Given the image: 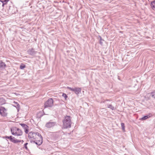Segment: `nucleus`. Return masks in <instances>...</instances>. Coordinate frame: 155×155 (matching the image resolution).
I'll use <instances>...</instances> for the list:
<instances>
[{
	"label": "nucleus",
	"instance_id": "nucleus-5",
	"mask_svg": "<svg viewBox=\"0 0 155 155\" xmlns=\"http://www.w3.org/2000/svg\"><path fill=\"white\" fill-rule=\"evenodd\" d=\"M7 108L4 107L0 106V114L4 117L6 116L7 114Z\"/></svg>",
	"mask_w": 155,
	"mask_h": 155
},
{
	"label": "nucleus",
	"instance_id": "nucleus-15",
	"mask_svg": "<svg viewBox=\"0 0 155 155\" xmlns=\"http://www.w3.org/2000/svg\"><path fill=\"white\" fill-rule=\"evenodd\" d=\"M6 101L5 100L2 98H0V105H2L5 104Z\"/></svg>",
	"mask_w": 155,
	"mask_h": 155
},
{
	"label": "nucleus",
	"instance_id": "nucleus-27",
	"mask_svg": "<svg viewBox=\"0 0 155 155\" xmlns=\"http://www.w3.org/2000/svg\"><path fill=\"white\" fill-rule=\"evenodd\" d=\"M63 97H64L65 98V99H66L67 97H68V96L67 95L64 93H63L62 94Z\"/></svg>",
	"mask_w": 155,
	"mask_h": 155
},
{
	"label": "nucleus",
	"instance_id": "nucleus-13",
	"mask_svg": "<svg viewBox=\"0 0 155 155\" xmlns=\"http://www.w3.org/2000/svg\"><path fill=\"white\" fill-rule=\"evenodd\" d=\"M14 106L16 107L18 111L20 107V105L17 102H14Z\"/></svg>",
	"mask_w": 155,
	"mask_h": 155
},
{
	"label": "nucleus",
	"instance_id": "nucleus-10",
	"mask_svg": "<svg viewBox=\"0 0 155 155\" xmlns=\"http://www.w3.org/2000/svg\"><path fill=\"white\" fill-rule=\"evenodd\" d=\"M18 128L16 127H13L11 128L12 134L13 135H16Z\"/></svg>",
	"mask_w": 155,
	"mask_h": 155
},
{
	"label": "nucleus",
	"instance_id": "nucleus-20",
	"mask_svg": "<svg viewBox=\"0 0 155 155\" xmlns=\"http://www.w3.org/2000/svg\"><path fill=\"white\" fill-rule=\"evenodd\" d=\"M151 7L155 9V0L152 2L151 3Z\"/></svg>",
	"mask_w": 155,
	"mask_h": 155
},
{
	"label": "nucleus",
	"instance_id": "nucleus-7",
	"mask_svg": "<svg viewBox=\"0 0 155 155\" xmlns=\"http://www.w3.org/2000/svg\"><path fill=\"white\" fill-rule=\"evenodd\" d=\"M57 125L56 122H55L51 121V120L47 123L45 126L47 128H50L54 127Z\"/></svg>",
	"mask_w": 155,
	"mask_h": 155
},
{
	"label": "nucleus",
	"instance_id": "nucleus-11",
	"mask_svg": "<svg viewBox=\"0 0 155 155\" xmlns=\"http://www.w3.org/2000/svg\"><path fill=\"white\" fill-rule=\"evenodd\" d=\"M15 9V8L13 5H12L9 6L8 11L12 14L15 13V11L13 10Z\"/></svg>",
	"mask_w": 155,
	"mask_h": 155
},
{
	"label": "nucleus",
	"instance_id": "nucleus-22",
	"mask_svg": "<svg viewBox=\"0 0 155 155\" xmlns=\"http://www.w3.org/2000/svg\"><path fill=\"white\" fill-rule=\"evenodd\" d=\"M107 107L108 108L111 109L112 110L115 109L114 107L111 104H108Z\"/></svg>",
	"mask_w": 155,
	"mask_h": 155
},
{
	"label": "nucleus",
	"instance_id": "nucleus-1",
	"mask_svg": "<svg viewBox=\"0 0 155 155\" xmlns=\"http://www.w3.org/2000/svg\"><path fill=\"white\" fill-rule=\"evenodd\" d=\"M63 127L64 128H67L71 127V121L69 116L65 117L63 121Z\"/></svg>",
	"mask_w": 155,
	"mask_h": 155
},
{
	"label": "nucleus",
	"instance_id": "nucleus-19",
	"mask_svg": "<svg viewBox=\"0 0 155 155\" xmlns=\"http://www.w3.org/2000/svg\"><path fill=\"white\" fill-rule=\"evenodd\" d=\"M38 134H39V133L38 132L35 133V132H33V136L32 137V139H33V140H34V139H35V138L36 137V136H38Z\"/></svg>",
	"mask_w": 155,
	"mask_h": 155
},
{
	"label": "nucleus",
	"instance_id": "nucleus-14",
	"mask_svg": "<svg viewBox=\"0 0 155 155\" xmlns=\"http://www.w3.org/2000/svg\"><path fill=\"white\" fill-rule=\"evenodd\" d=\"M22 134V131L19 128H18L16 135L17 136H20Z\"/></svg>",
	"mask_w": 155,
	"mask_h": 155
},
{
	"label": "nucleus",
	"instance_id": "nucleus-29",
	"mask_svg": "<svg viewBox=\"0 0 155 155\" xmlns=\"http://www.w3.org/2000/svg\"><path fill=\"white\" fill-rule=\"evenodd\" d=\"M58 133H60L61 135L64 134V132L62 130H60L58 132Z\"/></svg>",
	"mask_w": 155,
	"mask_h": 155
},
{
	"label": "nucleus",
	"instance_id": "nucleus-16",
	"mask_svg": "<svg viewBox=\"0 0 155 155\" xmlns=\"http://www.w3.org/2000/svg\"><path fill=\"white\" fill-rule=\"evenodd\" d=\"M6 66L5 64L2 61H0V68H4Z\"/></svg>",
	"mask_w": 155,
	"mask_h": 155
},
{
	"label": "nucleus",
	"instance_id": "nucleus-23",
	"mask_svg": "<svg viewBox=\"0 0 155 155\" xmlns=\"http://www.w3.org/2000/svg\"><path fill=\"white\" fill-rule=\"evenodd\" d=\"M99 38H100L99 43L100 44V45H103V42H102V41H104V40L100 36H99Z\"/></svg>",
	"mask_w": 155,
	"mask_h": 155
},
{
	"label": "nucleus",
	"instance_id": "nucleus-8",
	"mask_svg": "<svg viewBox=\"0 0 155 155\" xmlns=\"http://www.w3.org/2000/svg\"><path fill=\"white\" fill-rule=\"evenodd\" d=\"M28 53L30 55L34 56L35 54L37 52L33 48L29 49L27 51Z\"/></svg>",
	"mask_w": 155,
	"mask_h": 155
},
{
	"label": "nucleus",
	"instance_id": "nucleus-18",
	"mask_svg": "<svg viewBox=\"0 0 155 155\" xmlns=\"http://www.w3.org/2000/svg\"><path fill=\"white\" fill-rule=\"evenodd\" d=\"M150 97H151L150 93L147 94L145 96V98L147 100H149L150 99Z\"/></svg>",
	"mask_w": 155,
	"mask_h": 155
},
{
	"label": "nucleus",
	"instance_id": "nucleus-17",
	"mask_svg": "<svg viewBox=\"0 0 155 155\" xmlns=\"http://www.w3.org/2000/svg\"><path fill=\"white\" fill-rule=\"evenodd\" d=\"M33 132H30L28 134V137L30 139V140H31L32 139V137L33 136Z\"/></svg>",
	"mask_w": 155,
	"mask_h": 155
},
{
	"label": "nucleus",
	"instance_id": "nucleus-6",
	"mask_svg": "<svg viewBox=\"0 0 155 155\" xmlns=\"http://www.w3.org/2000/svg\"><path fill=\"white\" fill-rule=\"evenodd\" d=\"M67 88L70 90L74 92L77 95L79 94L81 92V88L79 87H75L73 88L71 87H67Z\"/></svg>",
	"mask_w": 155,
	"mask_h": 155
},
{
	"label": "nucleus",
	"instance_id": "nucleus-2",
	"mask_svg": "<svg viewBox=\"0 0 155 155\" xmlns=\"http://www.w3.org/2000/svg\"><path fill=\"white\" fill-rule=\"evenodd\" d=\"M30 141L31 143H34L38 146H40L43 142L42 137L40 134H38V136H36L34 140H30Z\"/></svg>",
	"mask_w": 155,
	"mask_h": 155
},
{
	"label": "nucleus",
	"instance_id": "nucleus-4",
	"mask_svg": "<svg viewBox=\"0 0 155 155\" xmlns=\"http://www.w3.org/2000/svg\"><path fill=\"white\" fill-rule=\"evenodd\" d=\"M3 138H4L5 139H9L11 141L15 143H17L21 142V140H18L12 136H6L3 137Z\"/></svg>",
	"mask_w": 155,
	"mask_h": 155
},
{
	"label": "nucleus",
	"instance_id": "nucleus-25",
	"mask_svg": "<svg viewBox=\"0 0 155 155\" xmlns=\"http://www.w3.org/2000/svg\"><path fill=\"white\" fill-rule=\"evenodd\" d=\"M0 1L2 3V6H3L5 5L7 3L6 2H5V0H0Z\"/></svg>",
	"mask_w": 155,
	"mask_h": 155
},
{
	"label": "nucleus",
	"instance_id": "nucleus-26",
	"mask_svg": "<svg viewBox=\"0 0 155 155\" xmlns=\"http://www.w3.org/2000/svg\"><path fill=\"white\" fill-rule=\"evenodd\" d=\"M121 126L122 127V130H125L124 124V123H121Z\"/></svg>",
	"mask_w": 155,
	"mask_h": 155
},
{
	"label": "nucleus",
	"instance_id": "nucleus-24",
	"mask_svg": "<svg viewBox=\"0 0 155 155\" xmlns=\"http://www.w3.org/2000/svg\"><path fill=\"white\" fill-rule=\"evenodd\" d=\"M26 66L25 65L23 64H21L20 66V68L21 69H23Z\"/></svg>",
	"mask_w": 155,
	"mask_h": 155
},
{
	"label": "nucleus",
	"instance_id": "nucleus-12",
	"mask_svg": "<svg viewBox=\"0 0 155 155\" xmlns=\"http://www.w3.org/2000/svg\"><path fill=\"white\" fill-rule=\"evenodd\" d=\"M152 115L151 114H149L148 115L144 116L141 118H140L139 120H145L149 118Z\"/></svg>",
	"mask_w": 155,
	"mask_h": 155
},
{
	"label": "nucleus",
	"instance_id": "nucleus-31",
	"mask_svg": "<svg viewBox=\"0 0 155 155\" xmlns=\"http://www.w3.org/2000/svg\"><path fill=\"white\" fill-rule=\"evenodd\" d=\"M21 141H22V142H24V141H23V140H21Z\"/></svg>",
	"mask_w": 155,
	"mask_h": 155
},
{
	"label": "nucleus",
	"instance_id": "nucleus-3",
	"mask_svg": "<svg viewBox=\"0 0 155 155\" xmlns=\"http://www.w3.org/2000/svg\"><path fill=\"white\" fill-rule=\"evenodd\" d=\"M54 106V101L52 98H49L44 103L45 108L51 107Z\"/></svg>",
	"mask_w": 155,
	"mask_h": 155
},
{
	"label": "nucleus",
	"instance_id": "nucleus-30",
	"mask_svg": "<svg viewBox=\"0 0 155 155\" xmlns=\"http://www.w3.org/2000/svg\"><path fill=\"white\" fill-rule=\"evenodd\" d=\"M9 0H5V2H6L7 3V2H8Z\"/></svg>",
	"mask_w": 155,
	"mask_h": 155
},
{
	"label": "nucleus",
	"instance_id": "nucleus-9",
	"mask_svg": "<svg viewBox=\"0 0 155 155\" xmlns=\"http://www.w3.org/2000/svg\"><path fill=\"white\" fill-rule=\"evenodd\" d=\"M20 124L25 130V131L26 134H28V132L29 127L26 124Z\"/></svg>",
	"mask_w": 155,
	"mask_h": 155
},
{
	"label": "nucleus",
	"instance_id": "nucleus-21",
	"mask_svg": "<svg viewBox=\"0 0 155 155\" xmlns=\"http://www.w3.org/2000/svg\"><path fill=\"white\" fill-rule=\"evenodd\" d=\"M150 94L151 97L152 98L155 99V91H153L151 92Z\"/></svg>",
	"mask_w": 155,
	"mask_h": 155
},
{
	"label": "nucleus",
	"instance_id": "nucleus-28",
	"mask_svg": "<svg viewBox=\"0 0 155 155\" xmlns=\"http://www.w3.org/2000/svg\"><path fill=\"white\" fill-rule=\"evenodd\" d=\"M28 143H25L24 145V147L26 149H28V147H27V145H28Z\"/></svg>",
	"mask_w": 155,
	"mask_h": 155
}]
</instances>
